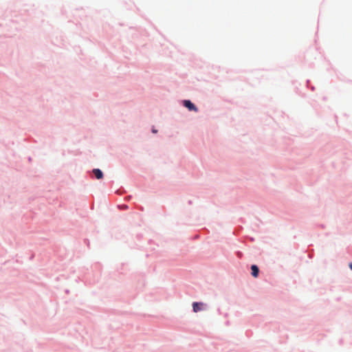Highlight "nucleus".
I'll use <instances>...</instances> for the list:
<instances>
[{
	"mask_svg": "<svg viewBox=\"0 0 352 352\" xmlns=\"http://www.w3.org/2000/svg\"><path fill=\"white\" fill-rule=\"evenodd\" d=\"M184 105L190 111H197V108L190 100H184Z\"/></svg>",
	"mask_w": 352,
	"mask_h": 352,
	"instance_id": "f257e3e1",
	"label": "nucleus"
},
{
	"mask_svg": "<svg viewBox=\"0 0 352 352\" xmlns=\"http://www.w3.org/2000/svg\"><path fill=\"white\" fill-rule=\"evenodd\" d=\"M203 305L201 302H193L192 309L194 312H198L201 309V307Z\"/></svg>",
	"mask_w": 352,
	"mask_h": 352,
	"instance_id": "20e7f679",
	"label": "nucleus"
},
{
	"mask_svg": "<svg viewBox=\"0 0 352 352\" xmlns=\"http://www.w3.org/2000/svg\"><path fill=\"white\" fill-rule=\"evenodd\" d=\"M152 131H153V133H157V130H155V129H154L152 130Z\"/></svg>",
	"mask_w": 352,
	"mask_h": 352,
	"instance_id": "39448f33",
	"label": "nucleus"
},
{
	"mask_svg": "<svg viewBox=\"0 0 352 352\" xmlns=\"http://www.w3.org/2000/svg\"><path fill=\"white\" fill-rule=\"evenodd\" d=\"M93 173H94V175L96 176V177L98 179H102L103 177L102 172L98 168L94 169Z\"/></svg>",
	"mask_w": 352,
	"mask_h": 352,
	"instance_id": "f03ea898",
	"label": "nucleus"
},
{
	"mask_svg": "<svg viewBox=\"0 0 352 352\" xmlns=\"http://www.w3.org/2000/svg\"><path fill=\"white\" fill-rule=\"evenodd\" d=\"M349 267L351 268V270H352V263L349 264Z\"/></svg>",
	"mask_w": 352,
	"mask_h": 352,
	"instance_id": "423d86ee",
	"label": "nucleus"
},
{
	"mask_svg": "<svg viewBox=\"0 0 352 352\" xmlns=\"http://www.w3.org/2000/svg\"><path fill=\"white\" fill-rule=\"evenodd\" d=\"M251 270H252V275L254 277L256 278L258 276V272H259L258 267L255 265H252L251 267Z\"/></svg>",
	"mask_w": 352,
	"mask_h": 352,
	"instance_id": "7ed1b4c3",
	"label": "nucleus"
}]
</instances>
